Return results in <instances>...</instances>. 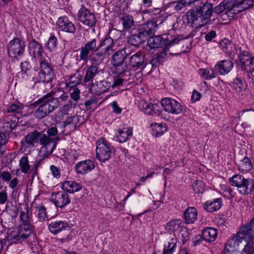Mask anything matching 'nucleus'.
<instances>
[{
	"instance_id": "44",
	"label": "nucleus",
	"mask_w": 254,
	"mask_h": 254,
	"mask_svg": "<svg viewBox=\"0 0 254 254\" xmlns=\"http://www.w3.org/2000/svg\"><path fill=\"white\" fill-rule=\"evenodd\" d=\"M239 170L243 173H246L251 171L253 166L250 160L247 157L240 161L239 165Z\"/></svg>"
},
{
	"instance_id": "41",
	"label": "nucleus",
	"mask_w": 254,
	"mask_h": 254,
	"mask_svg": "<svg viewBox=\"0 0 254 254\" xmlns=\"http://www.w3.org/2000/svg\"><path fill=\"white\" fill-rule=\"evenodd\" d=\"M254 4V0H243L238 1L237 5L234 7V13H239L248 9Z\"/></svg>"
},
{
	"instance_id": "59",
	"label": "nucleus",
	"mask_w": 254,
	"mask_h": 254,
	"mask_svg": "<svg viewBox=\"0 0 254 254\" xmlns=\"http://www.w3.org/2000/svg\"><path fill=\"white\" fill-rule=\"evenodd\" d=\"M18 211L20 212V207L17 208L14 206L7 209L8 213L12 218H15L17 216Z\"/></svg>"
},
{
	"instance_id": "49",
	"label": "nucleus",
	"mask_w": 254,
	"mask_h": 254,
	"mask_svg": "<svg viewBox=\"0 0 254 254\" xmlns=\"http://www.w3.org/2000/svg\"><path fill=\"white\" fill-rule=\"evenodd\" d=\"M232 87L238 91L245 90L246 84L245 80L241 77H237L231 85Z\"/></svg>"
},
{
	"instance_id": "56",
	"label": "nucleus",
	"mask_w": 254,
	"mask_h": 254,
	"mask_svg": "<svg viewBox=\"0 0 254 254\" xmlns=\"http://www.w3.org/2000/svg\"><path fill=\"white\" fill-rule=\"evenodd\" d=\"M231 59L230 58L227 60H223V74L228 73L233 67V63Z\"/></svg>"
},
{
	"instance_id": "12",
	"label": "nucleus",
	"mask_w": 254,
	"mask_h": 254,
	"mask_svg": "<svg viewBox=\"0 0 254 254\" xmlns=\"http://www.w3.org/2000/svg\"><path fill=\"white\" fill-rule=\"evenodd\" d=\"M32 235L34 236L32 227L20 225L16 231H12L9 234L8 239L14 243H21Z\"/></svg>"
},
{
	"instance_id": "6",
	"label": "nucleus",
	"mask_w": 254,
	"mask_h": 254,
	"mask_svg": "<svg viewBox=\"0 0 254 254\" xmlns=\"http://www.w3.org/2000/svg\"><path fill=\"white\" fill-rule=\"evenodd\" d=\"M180 39L174 35L165 34L162 37L154 36L150 37L147 40L148 46L152 49L159 48L163 45L165 48H170L179 43Z\"/></svg>"
},
{
	"instance_id": "5",
	"label": "nucleus",
	"mask_w": 254,
	"mask_h": 254,
	"mask_svg": "<svg viewBox=\"0 0 254 254\" xmlns=\"http://www.w3.org/2000/svg\"><path fill=\"white\" fill-rule=\"evenodd\" d=\"M212 9V5L209 3H205L199 8L190 9L185 16L189 22H194L200 19L202 22L210 18Z\"/></svg>"
},
{
	"instance_id": "3",
	"label": "nucleus",
	"mask_w": 254,
	"mask_h": 254,
	"mask_svg": "<svg viewBox=\"0 0 254 254\" xmlns=\"http://www.w3.org/2000/svg\"><path fill=\"white\" fill-rule=\"evenodd\" d=\"M39 63V71L35 70V73L33 77L35 83L43 82H50L54 76V69L48 61L44 58L38 61Z\"/></svg>"
},
{
	"instance_id": "48",
	"label": "nucleus",
	"mask_w": 254,
	"mask_h": 254,
	"mask_svg": "<svg viewBox=\"0 0 254 254\" xmlns=\"http://www.w3.org/2000/svg\"><path fill=\"white\" fill-rule=\"evenodd\" d=\"M19 166L22 173L27 174L30 169L31 166L29 163L27 155L23 156L19 161Z\"/></svg>"
},
{
	"instance_id": "61",
	"label": "nucleus",
	"mask_w": 254,
	"mask_h": 254,
	"mask_svg": "<svg viewBox=\"0 0 254 254\" xmlns=\"http://www.w3.org/2000/svg\"><path fill=\"white\" fill-rule=\"evenodd\" d=\"M50 171L54 178H59L60 177L61 172L59 169L57 167L54 165H51L50 166Z\"/></svg>"
},
{
	"instance_id": "28",
	"label": "nucleus",
	"mask_w": 254,
	"mask_h": 254,
	"mask_svg": "<svg viewBox=\"0 0 254 254\" xmlns=\"http://www.w3.org/2000/svg\"><path fill=\"white\" fill-rule=\"evenodd\" d=\"M129 64L130 66L136 68L145 67L144 56L141 52H138L129 58Z\"/></svg>"
},
{
	"instance_id": "30",
	"label": "nucleus",
	"mask_w": 254,
	"mask_h": 254,
	"mask_svg": "<svg viewBox=\"0 0 254 254\" xmlns=\"http://www.w3.org/2000/svg\"><path fill=\"white\" fill-rule=\"evenodd\" d=\"M238 0H224L223 14L228 17H233L237 13H234V7L237 5Z\"/></svg>"
},
{
	"instance_id": "36",
	"label": "nucleus",
	"mask_w": 254,
	"mask_h": 254,
	"mask_svg": "<svg viewBox=\"0 0 254 254\" xmlns=\"http://www.w3.org/2000/svg\"><path fill=\"white\" fill-rule=\"evenodd\" d=\"M167 51L165 49L159 50L155 57L151 60L150 63L153 66H158L167 59Z\"/></svg>"
},
{
	"instance_id": "47",
	"label": "nucleus",
	"mask_w": 254,
	"mask_h": 254,
	"mask_svg": "<svg viewBox=\"0 0 254 254\" xmlns=\"http://www.w3.org/2000/svg\"><path fill=\"white\" fill-rule=\"evenodd\" d=\"M120 19L122 21L124 29L126 31L129 30L134 25L133 17L129 14H123Z\"/></svg>"
},
{
	"instance_id": "55",
	"label": "nucleus",
	"mask_w": 254,
	"mask_h": 254,
	"mask_svg": "<svg viewBox=\"0 0 254 254\" xmlns=\"http://www.w3.org/2000/svg\"><path fill=\"white\" fill-rule=\"evenodd\" d=\"M68 91L70 92V97L73 101L77 102L79 100L80 91L78 88H69Z\"/></svg>"
},
{
	"instance_id": "19",
	"label": "nucleus",
	"mask_w": 254,
	"mask_h": 254,
	"mask_svg": "<svg viewBox=\"0 0 254 254\" xmlns=\"http://www.w3.org/2000/svg\"><path fill=\"white\" fill-rule=\"evenodd\" d=\"M18 118L13 115H9L4 118L0 126V130L8 134L17 126Z\"/></svg>"
},
{
	"instance_id": "64",
	"label": "nucleus",
	"mask_w": 254,
	"mask_h": 254,
	"mask_svg": "<svg viewBox=\"0 0 254 254\" xmlns=\"http://www.w3.org/2000/svg\"><path fill=\"white\" fill-rule=\"evenodd\" d=\"M109 35H110L109 37L113 38V40H116L121 36V32L116 29H113L110 31Z\"/></svg>"
},
{
	"instance_id": "39",
	"label": "nucleus",
	"mask_w": 254,
	"mask_h": 254,
	"mask_svg": "<svg viewBox=\"0 0 254 254\" xmlns=\"http://www.w3.org/2000/svg\"><path fill=\"white\" fill-rule=\"evenodd\" d=\"M177 239L176 238H171L165 244L163 251V254H173L176 251Z\"/></svg>"
},
{
	"instance_id": "13",
	"label": "nucleus",
	"mask_w": 254,
	"mask_h": 254,
	"mask_svg": "<svg viewBox=\"0 0 254 254\" xmlns=\"http://www.w3.org/2000/svg\"><path fill=\"white\" fill-rule=\"evenodd\" d=\"M39 106L34 113L36 118L42 119L47 116L53 111L49 101L48 100V95L39 98L36 102Z\"/></svg>"
},
{
	"instance_id": "16",
	"label": "nucleus",
	"mask_w": 254,
	"mask_h": 254,
	"mask_svg": "<svg viewBox=\"0 0 254 254\" xmlns=\"http://www.w3.org/2000/svg\"><path fill=\"white\" fill-rule=\"evenodd\" d=\"M97 43V40L95 38L91 39L85 44L82 46L80 49L79 58L81 61L87 62L89 59L90 53L95 52L96 50H99Z\"/></svg>"
},
{
	"instance_id": "63",
	"label": "nucleus",
	"mask_w": 254,
	"mask_h": 254,
	"mask_svg": "<svg viewBox=\"0 0 254 254\" xmlns=\"http://www.w3.org/2000/svg\"><path fill=\"white\" fill-rule=\"evenodd\" d=\"M111 107L113 109V112L117 114H121L122 112V109L120 107L117 103V102L115 101H113L111 103Z\"/></svg>"
},
{
	"instance_id": "22",
	"label": "nucleus",
	"mask_w": 254,
	"mask_h": 254,
	"mask_svg": "<svg viewBox=\"0 0 254 254\" xmlns=\"http://www.w3.org/2000/svg\"><path fill=\"white\" fill-rule=\"evenodd\" d=\"M51 201L60 208H63L70 202L69 195L64 191H59L52 194Z\"/></svg>"
},
{
	"instance_id": "23",
	"label": "nucleus",
	"mask_w": 254,
	"mask_h": 254,
	"mask_svg": "<svg viewBox=\"0 0 254 254\" xmlns=\"http://www.w3.org/2000/svg\"><path fill=\"white\" fill-rule=\"evenodd\" d=\"M29 53L37 61L44 58V51L42 46L35 40H32L28 44Z\"/></svg>"
},
{
	"instance_id": "37",
	"label": "nucleus",
	"mask_w": 254,
	"mask_h": 254,
	"mask_svg": "<svg viewBox=\"0 0 254 254\" xmlns=\"http://www.w3.org/2000/svg\"><path fill=\"white\" fill-rule=\"evenodd\" d=\"M152 127V134L157 137L163 135L167 130V127L164 123H152L151 125Z\"/></svg>"
},
{
	"instance_id": "50",
	"label": "nucleus",
	"mask_w": 254,
	"mask_h": 254,
	"mask_svg": "<svg viewBox=\"0 0 254 254\" xmlns=\"http://www.w3.org/2000/svg\"><path fill=\"white\" fill-rule=\"evenodd\" d=\"M40 133L39 131H34L26 135L24 138L34 146L35 143L39 141Z\"/></svg>"
},
{
	"instance_id": "58",
	"label": "nucleus",
	"mask_w": 254,
	"mask_h": 254,
	"mask_svg": "<svg viewBox=\"0 0 254 254\" xmlns=\"http://www.w3.org/2000/svg\"><path fill=\"white\" fill-rule=\"evenodd\" d=\"M204 183L202 181H196L193 185L194 191L195 193H201L204 190Z\"/></svg>"
},
{
	"instance_id": "32",
	"label": "nucleus",
	"mask_w": 254,
	"mask_h": 254,
	"mask_svg": "<svg viewBox=\"0 0 254 254\" xmlns=\"http://www.w3.org/2000/svg\"><path fill=\"white\" fill-rule=\"evenodd\" d=\"M113 38H112L111 37H108L101 41L100 43L98 45V47L99 49L103 48L101 49L103 50L104 52H106L108 56H109L114 50L113 48Z\"/></svg>"
},
{
	"instance_id": "33",
	"label": "nucleus",
	"mask_w": 254,
	"mask_h": 254,
	"mask_svg": "<svg viewBox=\"0 0 254 254\" xmlns=\"http://www.w3.org/2000/svg\"><path fill=\"white\" fill-rule=\"evenodd\" d=\"M98 74V68L96 65H92L87 67L84 77L83 82L84 83L89 82L92 84L95 77Z\"/></svg>"
},
{
	"instance_id": "34",
	"label": "nucleus",
	"mask_w": 254,
	"mask_h": 254,
	"mask_svg": "<svg viewBox=\"0 0 254 254\" xmlns=\"http://www.w3.org/2000/svg\"><path fill=\"white\" fill-rule=\"evenodd\" d=\"M222 199L221 198L214 199L213 200H208L203 205L205 210L209 212L216 211L221 207Z\"/></svg>"
},
{
	"instance_id": "18",
	"label": "nucleus",
	"mask_w": 254,
	"mask_h": 254,
	"mask_svg": "<svg viewBox=\"0 0 254 254\" xmlns=\"http://www.w3.org/2000/svg\"><path fill=\"white\" fill-rule=\"evenodd\" d=\"M57 27L59 31L69 34H74L76 27L66 16L60 17L56 22Z\"/></svg>"
},
{
	"instance_id": "2",
	"label": "nucleus",
	"mask_w": 254,
	"mask_h": 254,
	"mask_svg": "<svg viewBox=\"0 0 254 254\" xmlns=\"http://www.w3.org/2000/svg\"><path fill=\"white\" fill-rule=\"evenodd\" d=\"M230 185L237 188L238 192L243 195H248L254 190V180L246 178L240 174H235L229 179Z\"/></svg>"
},
{
	"instance_id": "17",
	"label": "nucleus",
	"mask_w": 254,
	"mask_h": 254,
	"mask_svg": "<svg viewBox=\"0 0 254 254\" xmlns=\"http://www.w3.org/2000/svg\"><path fill=\"white\" fill-rule=\"evenodd\" d=\"M138 108L144 114L149 115L159 116L161 112L159 103H152L145 100L139 101Z\"/></svg>"
},
{
	"instance_id": "4",
	"label": "nucleus",
	"mask_w": 254,
	"mask_h": 254,
	"mask_svg": "<svg viewBox=\"0 0 254 254\" xmlns=\"http://www.w3.org/2000/svg\"><path fill=\"white\" fill-rule=\"evenodd\" d=\"M26 44L23 38L14 37L6 46L7 54L12 60H17L22 57L25 51Z\"/></svg>"
},
{
	"instance_id": "27",
	"label": "nucleus",
	"mask_w": 254,
	"mask_h": 254,
	"mask_svg": "<svg viewBox=\"0 0 254 254\" xmlns=\"http://www.w3.org/2000/svg\"><path fill=\"white\" fill-rule=\"evenodd\" d=\"M81 184L75 180L65 181L62 185V189L65 192L74 193L82 189Z\"/></svg>"
},
{
	"instance_id": "43",
	"label": "nucleus",
	"mask_w": 254,
	"mask_h": 254,
	"mask_svg": "<svg viewBox=\"0 0 254 254\" xmlns=\"http://www.w3.org/2000/svg\"><path fill=\"white\" fill-rule=\"evenodd\" d=\"M235 49L234 45L229 39H223V52L226 53L230 58L235 55Z\"/></svg>"
},
{
	"instance_id": "46",
	"label": "nucleus",
	"mask_w": 254,
	"mask_h": 254,
	"mask_svg": "<svg viewBox=\"0 0 254 254\" xmlns=\"http://www.w3.org/2000/svg\"><path fill=\"white\" fill-rule=\"evenodd\" d=\"M36 216L39 221L42 222L46 221L48 218L46 208L43 205H38L36 206Z\"/></svg>"
},
{
	"instance_id": "25",
	"label": "nucleus",
	"mask_w": 254,
	"mask_h": 254,
	"mask_svg": "<svg viewBox=\"0 0 254 254\" xmlns=\"http://www.w3.org/2000/svg\"><path fill=\"white\" fill-rule=\"evenodd\" d=\"M69 228L68 223L65 221H52L48 225L49 231L54 235H57L63 231Z\"/></svg>"
},
{
	"instance_id": "45",
	"label": "nucleus",
	"mask_w": 254,
	"mask_h": 254,
	"mask_svg": "<svg viewBox=\"0 0 254 254\" xmlns=\"http://www.w3.org/2000/svg\"><path fill=\"white\" fill-rule=\"evenodd\" d=\"M181 223L180 219L172 220L167 223L165 230L170 233L175 232L179 230Z\"/></svg>"
},
{
	"instance_id": "62",
	"label": "nucleus",
	"mask_w": 254,
	"mask_h": 254,
	"mask_svg": "<svg viewBox=\"0 0 254 254\" xmlns=\"http://www.w3.org/2000/svg\"><path fill=\"white\" fill-rule=\"evenodd\" d=\"M8 195L6 190H2L0 191V204H4L7 200Z\"/></svg>"
},
{
	"instance_id": "26",
	"label": "nucleus",
	"mask_w": 254,
	"mask_h": 254,
	"mask_svg": "<svg viewBox=\"0 0 254 254\" xmlns=\"http://www.w3.org/2000/svg\"><path fill=\"white\" fill-rule=\"evenodd\" d=\"M91 90L97 95L107 92L111 86V83L106 80H103L91 84Z\"/></svg>"
},
{
	"instance_id": "1",
	"label": "nucleus",
	"mask_w": 254,
	"mask_h": 254,
	"mask_svg": "<svg viewBox=\"0 0 254 254\" xmlns=\"http://www.w3.org/2000/svg\"><path fill=\"white\" fill-rule=\"evenodd\" d=\"M156 20L148 21L139 26L138 33L131 36L128 42L132 46H137L144 42L147 36L154 33L159 24L163 22V17H157Z\"/></svg>"
},
{
	"instance_id": "51",
	"label": "nucleus",
	"mask_w": 254,
	"mask_h": 254,
	"mask_svg": "<svg viewBox=\"0 0 254 254\" xmlns=\"http://www.w3.org/2000/svg\"><path fill=\"white\" fill-rule=\"evenodd\" d=\"M57 47V38L54 35H51L46 45L47 49L50 51H54Z\"/></svg>"
},
{
	"instance_id": "38",
	"label": "nucleus",
	"mask_w": 254,
	"mask_h": 254,
	"mask_svg": "<svg viewBox=\"0 0 254 254\" xmlns=\"http://www.w3.org/2000/svg\"><path fill=\"white\" fill-rule=\"evenodd\" d=\"M197 211L194 207H189L184 212V217L186 223L191 224L197 219Z\"/></svg>"
},
{
	"instance_id": "40",
	"label": "nucleus",
	"mask_w": 254,
	"mask_h": 254,
	"mask_svg": "<svg viewBox=\"0 0 254 254\" xmlns=\"http://www.w3.org/2000/svg\"><path fill=\"white\" fill-rule=\"evenodd\" d=\"M82 77L79 73H76L70 76L69 78L65 82V86L67 88L76 87L81 81Z\"/></svg>"
},
{
	"instance_id": "53",
	"label": "nucleus",
	"mask_w": 254,
	"mask_h": 254,
	"mask_svg": "<svg viewBox=\"0 0 254 254\" xmlns=\"http://www.w3.org/2000/svg\"><path fill=\"white\" fill-rule=\"evenodd\" d=\"M34 146L27 141L24 138L21 141L20 149L22 153H25L27 154L30 153Z\"/></svg>"
},
{
	"instance_id": "11",
	"label": "nucleus",
	"mask_w": 254,
	"mask_h": 254,
	"mask_svg": "<svg viewBox=\"0 0 254 254\" xmlns=\"http://www.w3.org/2000/svg\"><path fill=\"white\" fill-rule=\"evenodd\" d=\"M126 58L125 52L121 50L116 52L112 56V64L119 75L126 76L130 74L127 64L125 62Z\"/></svg>"
},
{
	"instance_id": "24",
	"label": "nucleus",
	"mask_w": 254,
	"mask_h": 254,
	"mask_svg": "<svg viewBox=\"0 0 254 254\" xmlns=\"http://www.w3.org/2000/svg\"><path fill=\"white\" fill-rule=\"evenodd\" d=\"M94 168V162L91 160H86L79 162L74 167L76 173L82 175L91 172Z\"/></svg>"
},
{
	"instance_id": "31",
	"label": "nucleus",
	"mask_w": 254,
	"mask_h": 254,
	"mask_svg": "<svg viewBox=\"0 0 254 254\" xmlns=\"http://www.w3.org/2000/svg\"><path fill=\"white\" fill-rule=\"evenodd\" d=\"M107 53L101 49L96 50L95 52L92 53L89 57L90 62L92 64L95 65H99L101 62L104 60L106 57Z\"/></svg>"
},
{
	"instance_id": "54",
	"label": "nucleus",
	"mask_w": 254,
	"mask_h": 254,
	"mask_svg": "<svg viewBox=\"0 0 254 254\" xmlns=\"http://www.w3.org/2000/svg\"><path fill=\"white\" fill-rule=\"evenodd\" d=\"M175 4L174 9L176 11H179L183 9L186 5H190V1L188 0H180L173 2Z\"/></svg>"
},
{
	"instance_id": "20",
	"label": "nucleus",
	"mask_w": 254,
	"mask_h": 254,
	"mask_svg": "<svg viewBox=\"0 0 254 254\" xmlns=\"http://www.w3.org/2000/svg\"><path fill=\"white\" fill-rule=\"evenodd\" d=\"M23 207H20V221L22 225L32 227V212L28 204L25 203Z\"/></svg>"
},
{
	"instance_id": "9",
	"label": "nucleus",
	"mask_w": 254,
	"mask_h": 254,
	"mask_svg": "<svg viewBox=\"0 0 254 254\" xmlns=\"http://www.w3.org/2000/svg\"><path fill=\"white\" fill-rule=\"evenodd\" d=\"M96 157L101 162L108 160L113 153L114 147L104 138H99L96 142Z\"/></svg>"
},
{
	"instance_id": "57",
	"label": "nucleus",
	"mask_w": 254,
	"mask_h": 254,
	"mask_svg": "<svg viewBox=\"0 0 254 254\" xmlns=\"http://www.w3.org/2000/svg\"><path fill=\"white\" fill-rule=\"evenodd\" d=\"M12 178L11 173L8 171H0V179L6 183H8Z\"/></svg>"
},
{
	"instance_id": "15",
	"label": "nucleus",
	"mask_w": 254,
	"mask_h": 254,
	"mask_svg": "<svg viewBox=\"0 0 254 254\" xmlns=\"http://www.w3.org/2000/svg\"><path fill=\"white\" fill-rule=\"evenodd\" d=\"M161 104L164 111L172 115H178L183 112L181 104L177 100L169 97L163 98Z\"/></svg>"
},
{
	"instance_id": "8",
	"label": "nucleus",
	"mask_w": 254,
	"mask_h": 254,
	"mask_svg": "<svg viewBox=\"0 0 254 254\" xmlns=\"http://www.w3.org/2000/svg\"><path fill=\"white\" fill-rule=\"evenodd\" d=\"M39 143L41 145L39 155L45 159L51 155L56 148L58 139L57 137H50L47 134L40 132Z\"/></svg>"
},
{
	"instance_id": "29",
	"label": "nucleus",
	"mask_w": 254,
	"mask_h": 254,
	"mask_svg": "<svg viewBox=\"0 0 254 254\" xmlns=\"http://www.w3.org/2000/svg\"><path fill=\"white\" fill-rule=\"evenodd\" d=\"M133 134V129L131 127H126L119 129L116 134L117 140L120 143H124L130 139Z\"/></svg>"
},
{
	"instance_id": "21",
	"label": "nucleus",
	"mask_w": 254,
	"mask_h": 254,
	"mask_svg": "<svg viewBox=\"0 0 254 254\" xmlns=\"http://www.w3.org/2000/svg\"><path fill=\"white\" fill-rule=\"evenodd\" d=\"M222 61L217 63L214 67V70L209 68L200 69L199 70V73L204 79L209 80L216 77L215 72L218 73L220 75L222 74Z\"/></svg>"
},
{
	"instance_id": "10",
	"label": "nucleus",
	"mask_w": 254,
	"mask_h": 254,
	"mask_svg": "<svg viewBox=\"0 0 254 254\" xmlns=\"http://www.w3.org/2000/svg\"><path fill=\"white\" fill-rule=\"evenodd\" d=\"M242 240L247 243L244 249L245 253L247 252V248L251 250L254 247V225L251 222L242 227L236 237V240L239 242Z\"/></svg>"
},
{
	"instance_id": "35",
	"label": "nucleus",
	"mask_w": 254,
	"mask_h": 254,
	"mask_svg": "<svg viewBox=\"0 0 254 254\" xmlns=\"http://www.w3.org/2000/svg\"><path fill=\"white\" fill-rule=\"evenodd\" d=\"M217 236V230L212 228H207L204 229L202 233V238L208 242L214 241Z\"/></svg>"
},
{
	"instance_id": "60",
	"label": "nucleus",
	"mask_w": 254,
	"mask_h": 254,
	"mask_svg": "<svg viewBox=\"0 0 254 254\" xmlns=\"http://www.w3.org/2000/svg\"><path fill=\"white\" fill-rule=\"evenodd\" d=\"M19 182L18 179L17 177L12 178L9 182H8V187L13 190H15L18 186Z\"/></svg>"
},
{
	"instance_id": "52",
	"label": "nucleus",
	"mask_w": 254,
	"mask_h": 254,
	"mask_svg": "<svg viewBox=\"0 0 254 254\" xmlns=\"http://www.w3.org/2000/svg\"><path fill=\"white\" fill-rule=\"evenodd\" d=\"M23 109V106L20 103L12 104L9 105L7 109L8 113H20Z\"/></svg>"
},
{
	"instance_id": "7",
	"label": "nucleus",
	"mask_w": 254,
	"mask_h": 254,
	"mask_svg": "<svg viewBox=\"0 0 254 254\" xmlns=\"http://www.w3.org/2000/svg\"><path fill=\"white\" fill-rule=\"evenodd\" d=\"M48 95V100L52 107L53 111L58 107L60 108V111L62 114H67L70 109L74 107L75 104L73 105L72 102L69 99L68 95L66 93H63L59 97H51L49 94Z\"/></svg>"
},
{
	"instance_id": "14",
	"label": "nucleus",
	"mask_w": 254,
	"mask_h": 254,
	"mask_svg": "<svg viewBox=\"0 0 254 254\" xmlns=\"http://www.w3.org/2000/svg\"><path fill=\"white\" fill-rule=\"evenodd\" d=\"M77 17L80 22L89 27H94L97 22L94 13L86 8L84 5L81 6Z\"/></svg>"
},
{
	"instance_id": "42",
	"label": "nucleus",
	"mask_w": 254,
	"mask_h": 254,
	"mask_svg": "<svg viewBox=\"0 0 254 254\" xmlns=\"http://www.w3.org/2000/svg\"><path fill=\"white\" fill-rule=\"evenodd\" d=\"M239 60L241 65L246 69L248 70V67L249 68L252 62V57L249 53L246 51L241 53L239 55Z\"/></svg>"
}]
</instances>
